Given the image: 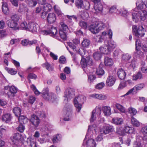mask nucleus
I'll return each instance as SVG.
<instances>
[{"instance_id":"nucleus-1","label":"nucleus","mask_w":147,"mask_h":147,"mask_svg":"<svg viewBox=\"0 0 147 147\" xmlns=\"http://www.w3.org/2000/svg\"><path fill=\"white\" fill-rule=\"evenodd\" d=\"M116 46L115 42L113 41L110 40L108 42L107 45L104 46H101L99 48L100 53L97 51L93 53V56L96 60L100 59L102 56L101 54H110Z\"/></svg>"},{"instance_id":"nucleus-2","label":"nucleus","mask_w":147,"mask_h":147,"mask_svg":"<svg viewBox=\"0 0 147 147\" xmlns=\"http://www.w3.org/2000/svg\"><path fill=\"white\" fill-rule=\"evenodd\" d=\"M135 9L133 10V11H134ZM132 14V18L135 22L138 21L139 20H145L147 16V12L146 10H141L138 11H135L133 12Z\"/></svg>"},{"instance_id":"nucleus-3","label":"nucleus","mask_w":147,"mask_h":147,"mask_svg":"<svg viewBox=\"0 0 147 147\" xmlns=\"http://www.w3.org/2000/svg\"><path fill=\"white\" fill-rule=\"evenodd\" d=\"M104 28V24L101 22H96L92 24L89 27L90 30L93 34L98 33Z\"/></svg>"},{"instance_id":"nucleus-4","label":"nucleus","mask_w":147,"mask_h":147,"mask_svg":"<svg viewBox=\"0 0 147 147\" xmlns=\"http://www.w3.org/2000/svg\"><path fill=\"white\" fill-rule=\"evenodd\" d=\"M86 99V98L82 95L79 96L74 99V103L78 112H79L80 111L82 108V105L84 103Z\"/></svg>"},{"instance_id":"nucleus-5","label":"nucleus","mask_w":147,"mask_h":147,"mask_svg":"<svg viewBox=\"0 0 147 147\" xmlns=\"http://www.w3.org/2000/svg\"><path fill=\"white\" fill-rule=\"evenodd\" d=\"M132 29L133 34L138 37H142L145 34V30L142 26H139L138 29L136 26L134 25Z\"/></svg>"},{"instance_id":"nucleus-6","label":"nucleus","mask_w":147,"mask_h":147,"mask_svg":"<svg viewBox=\"0 0 147 147\" xmlns=\"http://www.w3.org/2000/svg\"><path fill=\"white\" fill-rule=\"evenodd\" d=\"M114 128L112 126L109 125H107L103 126L100 129V131L102 133L106 134L112 132Z\"/></svg>"},{"instance_id":"nucleus-7","label":"nucleus","mask_w":147,"mask_h":147,"mask_svg":"<svg viewBox=\"0 0 147 147\" xmlns=\"http://www.w3.org/2000/svg\"><path fill=\"white\" fill-rule=\"evenodd\" d=\"M72 106L71 105H67L64 107L63 111L67 117H64L63 120L66 121H68L69 120V117L71 114Z\"/></svg>"},{"instance_id":"nucleus-8","label":"nucleus","mask_w":147,"mask_h":147,"mask_svg":"<svg viewBox=\"0 0 147 147\" xmlns=\"http://www.w3.org/2000/svg\"><path fill=\"white\" fill-rule=\"evenodd\" d=\"M144 86L143 84H140L136 85L134 87L130 90L124 96L128 95L133 92L136 93L137 91L142 88Z\"/></svg>"},{"instance_id":"nucleus-9","label":"nucleus","mask_w":147,"mask_h":147,"mask_svg":"<svg viewBox=\"0 0 147 147\" xmlns=\"http://www.w3.org/2000/svg\"><path fill=\"white\" fill-rule=\"evenodd\" d=\"M88 134V133L86 134V137ZM85 139L84 140L83 145H86V147H95L96 146V144L94 141V140L92 138H91L88 139L87 141Z\"/></svg>"},{"instance_id":"nucleus-10","label":"nucleus","mask_w":147,"mask_h":147,"mask_svg":"<svg viewBox=\"0 0 147 147\" xmlns=\"http://www.w3.org/2000/svg\"><path fill=\"white\" fill-rule=\"evenodd\" d=\"M30 121L35 127H37L40 123V120L38 117L35 115H32Z\"/></svg>"},{"instance_id":"nucleus-11","label":"nucleus","mask_w":147,"mask_h":147,"mask_svg":"<svg viewBox=\"0 0 147 147\" xmlns=\"http://www.w3.org/2000/svg\"><path fill=\"white\" fill-rule=\"evenodd\" d=\"M75 95L74 90L71 88H69L66 89L64 92V97L67 98V100L68 99H70L72 98Z\"/></svg>"},{"instance_id":"nucleus-12","label":"nucleus","mask_w":147,"mask_h":147,"mask_svg":"<svg viewBox=\"0 0 147 147\" xmlns=\"http://www.w3.org/2000/svg\"><path fill=\"white\" fill-rule=\"evenodd\" d=\"M6 24L9 27L13 30H16L19 29L18 24L16 22H14L9 19L6 21Z\"/></svg>"},{"instance_id":"nucleus-13","label":"nucleus","mask_w":147,"mask_h":147,"mask_svg":"<svg viewBox=\"0 0 147 147\" xmlns=\"http://www.w3.org/2000/svg\"><path fill=\"white\" fill-rule=\"evenodd\" d=\"M90 96L95 99L100 100H105L107 98V96L100 94H93L90 95Z\"/></svg>"},{"instance_id":"nucleus-14","label":"nucleus","mask_w":147,"mask_h":147,"mask_svg":"<svg viewBox=\"0 0 147 147\" xmlns=\"http://www.w3.org/2000/svg\"><path fill=\"white\" fill-rule=\"evenodd\" d=\"M115 80L114 77L109 74L106 80V85L109 86H112L114 84Z\"/></svg>"},{"instance_id":"nucleus-15","label":"nucleus","mask_w":147,"mask_h":147,"mask_svg":"<svg viewBox=\"0 0 147 147\" xmlns=\"http://www.w3.org/2000/svg\"><path fill=\"white\" fill-rule=\"evenodd\" d=\"M28 30L34 33L37 32V28L36 24L34 22H30L28 24Z\"/></svg>"},{"instance_id":"nucleus-16","label":"nucleus","mask_w":147,"mask_h":147,"mask_svg":"<svg viewBox=\"0 0 147 147\" xmlns=\"http://www.w3.org/2000/svg\"><path fill=\"white\" fill-rule=\"evenodd\" d=\"M47 19L49 23L50 24L53 23L56 20L55 14L53 13H49L47 16Z\"/></svg>"},{"instance_id":"nucleus-17","label":"nucleus","mask_w":147,"mask_h":147,"mask_svg":"<svg viewBox=\"0 0 147 147\" xmlns=\"http://www.w3.org/2000/svg\"><path fill=\"white\" fill-rule=\"evenodd\" d=\"M26 142L28 144L27 147H37L36 142L31 138H28Z\"/></svg>"},{"instance_id":"nucleus-18","label":"nucleus","mask_w":147,"mask_h":147,"mask_svg":"<svg viewBox=\"0 0 147 147\" xmlns=\"http://www.w3.org/2000/svg\"><path fill=\"white\" fill-rule=\"evenodd\" d=\"M111 122L117 125H120L123 123V120L122 118L117 117L113 118Z\"/></svg>"},{"instance_id":"nucleus-19","label":"nucleus","mask_w":147,"mask_h":147,"mask_svg":"<svg viewBox=\"0 0 147 147\" xmlns=\"http://www.w3.org/2000/svg\"><path fill=\"white\" fill-rule=\"evenodd\" d=\"M21 135L18 133L15 134L11 138V140L14 144L18 142L19 140L21 138Z\"/></svg>"},{"instance_id":"nucleus-20","label":"nucleus","mask_w":147,"mask_h":147,"mask_svg":"<svg viewBox=\"0 0 147 147\" xmlns=\"http://www.w3.org/2000/svg\"><path fill=\"white\" fill-rule=\"evenodd\" d=\"M117 74L118 77L121 80H124L126 77V74L124 71L121 68L118 69Z\"/></svg>"},{"instance_id":"nucleus-21","label":"nucleus","mask_w":147,"mask_h":147,"mask_svg":"<svg viewBox=\"0 0 147 147\" xmlns=\"http://www.w3.org/2000/svg\"><path fill=\"white\" fill-rule=\"evenodd\" d=\"M12 117L11 114L10 113H6L2 116V119L3 121L6 123H8L11 120Z\"/></svg>"},{"instance_id":"nucleus-22","label":"nucleus","mask_w":147,"mask_h":147,"mask_svg":"<svg viewBox=\"0 0 147 147\" xmlns=\"http://www.w3.org/2000/svg\"><path fill=\"white\" fill-rule=\"evenodd\" d=\"M102 110L105 116H109L111 114V109L109 106L103 107Z\"/></svg>"},{"instance_id":"nucleus-23","label":"nucleus","mask_w":147,"mask_h":147,"mask_svg":"<svg viewBox=\"0 0 147 147\" xmlns=\"http://www.w3.org/2000/svg\"><path fill=\"white\" fill-rule=\"evenodd\" d=\"M94 8L95 11L94 13H97L102 11L103 7L100 3H98L94 5Z\"/></svg>"},{"instance_id":"nucleus-24","label":"nucleus","mask_w":147,"mask_h":147,"mask_svg":"<svg viewBox=\"0 0 147 147\" xmlns=\"http://www.w3.org/2000/svg\"><path fill=\"white\" fill-rule=\"evenodd\" d=\"M50 93H49V91L48 90H43L42 96L44 99L47 100H49L50 98Z\"/></svg>"},{"instance_id":"nucleus-25","label":"nucleus","mask_w":147,"mask_h":147,"mask_svg":"<svg viewBox=\"0 0 147 147\" xmlns=\"http://www.w3.org/2000/svg\"><path fill=\"white\" fill-rule=\"evenodd\" d=\"M104 63L106 66H111L113 64V62L111 59L106 57L104 59Z\"/></svg>"},{"instance_id":"nucleus-26","label":"nucleus","mask_w":147,"mask_h":147,"mask_svg":"<svg viewBox=\"0 0 147 147\" xmlns=\"http://www.w3.org/2000/svg\"><path fill=\"white\" fill-rule=\"evenodd\" d=\"M19 121L20 124H23L26 123L28 121V119L23 115L20 116L19 118Z\"/></svg>"},{"instance_id":"nucleus-27","label":"nucleus","mask_w":147,"mask_h":147,"mask_svg":"<svg viewBox=\"0 0 147 147\" xmlns=\"http://www.w3.org/2000/svg\"><path fill=\"white\" fill-rule=\"evenodd\" d=\"M132 77L133 80H136L138 79H140L143 78L142 74L140 71H138L136 74L133 75Z\"/></svg>"},{"instance_id":"nucleus-28","label":"nucleus","mask_w":147,"mask_h":147,"mask_svg":"<svg viewBox=\"0 0 147 147\" xmlns=\"http://www.w3.org/2000/svg\"><path fill=\"white\" fill-rule=\"evenodd\" d=\"M124 130L125 134L130 133V134H135V130L134 128L128 126H125L124 127Z\"/></svg>"},{"instance_id":"nucleus-29","label":"nucleus","mask_w":147,"mask_h":147,"mask_svg":"<svg viewBox=\"0 0 147 147\" xmlns=\"http://www.w3.org/2000/svg\"><path fill=\"white\" fill-rule=\"evenodd\" d=\"M138 9H142L145 6V3H144L142 0H138L136 3Z\"/></svg>"},{"instance_id":"nucleus-30","label":"nucleus","mask_w":147,"mask_h":147,"mask_svg":"<svg viewBox=\"0 0 147 147\" xmlns=\"http://www.w3.org/2000/svg\"><path fill=\"white\" fill-rule=\"evenodd\" d=\"M13 112L16 116L18 117L21 114V110L19 107H15L13 109Z\"/></svg>"},{"instance_id":"nucleus-31","label":"nucleus","mask_w":147,"mask_h":147,"mask_svg":"<svg viewBox=\"0 0 147 147\" xmlns=\"http://www.w3.org/2000/svg\"><path fill=\"white\" fill-rule=\"evenodd\" d=\"M90 44L89 40L86 38H84L82 42V45L84 47H87Z\"/></svg>"},{"instance_id":"nucleus-32","label":"nucleus","mask_w":147,"mask_h":147,"mask_svg":"<svg viewBox=\"0 0 147 147\" xmlns=\"http://www.w3.org/2000/svg\"><path fill=\"white\" fill-rule=\"evenodd\" d=\"M131 124L134 126L138 127L140 125V122L136 118L132 116L131 118Z\"/></svg>"},{"instance_id":"nucleus-33","label":"nucleus","mask_w":147,"mask_h":147,"mask_svg":"<svg viewBox=\"0 0 147 147\" xmlns=\"http://www.w3.org/2000/svg\"><path fill=\"white\" fill-rule=\"evenodd\" d=\"M115 107L121 113H124L125 112V108L120 104L116 103L115 104Z\"/></svg>"},{"instance_id":"nucleus-34","label":"nucleus","mask_w":147,"mask_h":147,"mask_svg":"<svg viewBox=\"0 0 147 147\" xmlns=\"http://www.w3.org/2000/svg\"><path fill=\"white\" fill-rule=\"evenodd\" d=\"M102 65H100L96 70V73L98 76H102L105 73V71L101 67Z\"/></svg>"},{"instance_id":"nucleus-35","label":"nucleus","mask_w":147,"mask_h":147,"mask_svg":"<svg viewBox=\"0 0 147 147\" xmlns=\"http://www.w3.org/2000/svg\"><path fill=\"white\" fill-rule=\"evenodd\" d=\"M131 57V56L128 54H124L122 56V60L125 62H128Z\"/></svg>"},{"instance_id":"nucleus-36","label":"nucleus","mask_w":147,"mask_h":147,"mask_svg":"<svg viewBox=\"0 0 147 147\" xmlns=\"http://www.w3.org/2000/svg\"><path fill=\"white\" fill-rule=\"evenodd\" d=\"M59 32L61 38L64 40H66L67 39V32L59 30Z\"/></svg>"},{"instance_id":"nucleus-37","label":"nucleus","mask_w":147,"mask_h":147,"mask_svg":"<svg viewBox=\"0 0 147 147\" xmlns=\"http://www.w3.org/2000/svg\"><path fill=\"white\" fill-rule=\"evenodd\" d=\"M50 34L52 36H55L57 33V30L56 27L52 26L49 30Z\"/></svg>"},{"instance_id":"nucleus-38","label":"nucleus","mask_w":147,"mask_h":147,"mask_svg":"<svg viewBox=\"0 0 147 147\" xmlns=\"http://www.w3.org/2000/svg\"><path fill=\"white\" fill-rule=\"evenodd\" d=\"M44 11L48 12L50 11L52 9L51 5L49 4H46L44 5L43 6Z\"/></svg>"},{"instance_id":"nucleus-39","label":"nucleus","mask_w":147,"mask_h":147,"mask_svg":"<svg viewBox=\"0 0 147 147\" xmlns=\"http://www.w3.org/2000/svg\"><path fill=\"white\" fill-rule=\"evenodd\" d=\"M79 15L81 18L84 20H85L88 17V13L85 11H81L80 12Z\"/></svg>"},{"instance_id":"nucleus-40","label":"nucleus","mask_w":147,"mask_h":147,"mask_svg":"<svg viewBox=\"0 0 147 147\" xmlns=\"http://www.w3.org/2000/svg\"><path fill=\"white\" fill-rule=\"evenodd\" d=\"M2 10L5 14H7L8 12V9L6 3L3 2L2 5Z\"/></svg>"},{"instance_id":"nucleus-41","label":"nucleus","mask_w":147,"mask_h":147,"mask_svg":"<svg viewBox=\"0 0 147 147\" xmlns=\"http://www.w3.org/2000/svg\"><path fill=\"white\" fill-rule=\"evenodd\" d=\"M79 54L82 56V58L86 57L87 56L86 55L85 49H84L81 48L79 49L78 50Z\"/></svg>"},{"instance_id":"nucleus-42","label":"nucleus","mask_w":147,"mask_h":147,"mask_svg":"<svg viewBox=\"0 0 147 147\" xmlns=\"http://www.w3.org/2000/svg\"><path fill=\"white\" fill-rule=\"evenodd\" d=\"M116 133L120 136H124L125 135V132L123 129H121L119 127L117 128Z\"/></svg>"},{"instance_id":"nucleus-43","label":"nucleus","mask_w":147,"mask_h":147,"mask_svg":"<svg viewBox=\"0 0 147 147\" xmlns=\"http://www.w3.org/2000/svg\"><path fill=\"white\" fill-rule=\"evenodd\" d=\"M81 65L83 68H85L87 66L86 58H82L80 62Z\"/></svg>"},{"instance_id":"nucleus-44","label":"nucleus","mask_w":147,"mask_h":147,"mask_svg":"<svg viewBox=\"0 0 147 147\" xmlns=\"http://www.w3.org/2000/svg\"><path fill=\"white\" fill-rule=\"evenodd\" d=\"M61 27L59 30H62L63 31L67 32L68 30V28L67 25L61 22L60 23Z\"/></svg>"},{"instance_id":"nucleus-45","label":"nucleus","mask_w":147,"mask_h":147,"mask_svg":"<svg viewBox=\"0 0 147 147\" xmlns=\"http://www.w3.org/2000/svg\"><path fill=\"white\" fill-rule=\"evenodd\" d=\"M97 116L100 115L101 113V109L100 108L98 107L96 108L92 112Z\"/></svg>"},{"instance_id":"nucleus-46","label":"nucleus","mask_w":147,"mask_h":147,"mask_svg":"<svg viewBox=\"0 0 147 147\" xmlns=\"http://www.w3.org/2000/svg\"><path fill=\"white\" fill-rule=\"evenodd\" d=\"M5 69L8 73L12 75L16 74L17 73V71L15 70L14 69H13L9 68L6 67H5Z\"/></svg>"},{"instance_id":"nucleus-47","label":"nucleus","mask_w":147,"mask_h":147,"mask_svg":"<svg viewBox=\"0 0 147 147\" xmlns=\"http://www.w3.org/2000/svg\"><path fill=\"white\" fill-rule=\"evenodd\" d=\"M75 5L78 8H82L83 7V2L82 0H77L76 1Z\"/></svg>"},{"instance_id":"nucleus-48","label":"nucleus","mask_w":147,"mask_h":147,"mask_svg":"<svg viewBox=\"0 0 147 147\" xmlns=\"http://www.w3.org/2000/svg\"><path fill=\"white\" fill-rule=\"evenodd\" d=\"M19 16L16 14H15L12 15L11 17V19L10 20L14 22H16V23H17V22L19 21Z\"/></svg>"},{"instance_id":"nucleus-49","label":"nucleus","mask_w":147,"mask_h":147,"mask_svg":"<svg viewBox=\"0 0 147 147\" xmlns=\"http://www.w3.org/2000/svg\"><path fill=\"white\" fill-rule=\"evenodd\" d=\"M20 28L23 30H28V26L27 23L25 22H22L20 25Z\"/></svg>"},{"instance_id":"nucleus-50","label":"nucleus","mask_w":147,"mask_h":147,"mask_svg":"<svg viewBox=\"0 0 147 147\" xmlns=\"http://www.w3.org/2000/svg\"><path fill=\"white\" fill-rule=\"evenodd\" d=\"M46 69H47L49 71H51L53 70V68L52 66H51L48 63H46L43 64Z\"/></svg>"},{"instance_id":"nucleus-51","label":"nucleus","mask_w":147,"mask_h":147,"mask_svg":"<svg viewBox=\"0 0 147 147\" xmlns=\"http://www.w3.org/2000/svg\"><path fill=\"white\" fill-rule=\"evenodd\" d=\"M61 139V135L60 134H58L54 137L52 140L53 141L54 143L58 142Z\"/></svg>"},{"instance_id":"nucleus-52","label":"nucleus","mask_w":147,"mask_h":147,"mask_svg":"<svg viewBox=\"0 0 147 147\" xmlns=\"http://www.w3.org/2000/svg\"><path fill=\"white\" fill-rule=\"evenodd\" d=\"M117 11H118V12H117V13H119V14L121 13L124 15H127L128 13L127 11L123 8L119 9H117Z\"/></svg>"},{"instance_id":"nucleus-53","label":"nucleus","mask_w":147,"mask_h":147,"mask_svg":"<svg viewBox=\"0 0 147 147\" xmlns=\"http://www.w3.org/2000/svg\"><path fill=\"white\" fill-rule=\"evenodd\" d=\"M128 110L129 113L132 115H135L137 113V111L136 109L131 107L129 108Z\"/></svg>"},{"instance_id":"nucleus-54","label":"nucleus","mask_w":147,"mask_h":147,"mask_svg":"<svg viewBox=\"0 0 147 147\" xmlns=\"http://www.w3.org/2000/svg\"><path fill=\"white\" fill-rule=\"evenodd\" d=\"M79 24L80 27L84 29H86L87 26V23L82 21H80L79 23Z\"/></svg>"},{"instance_id":"nucleus-55","label":"nucleus","mask_w":147,"mask_h":147,"mask_svg":"<svg viewBox=\"0 0 147 147\" xmlns=\"http://www.w3.org/2000/svg\"><path fill=\"white\" fill-rule=\"evenodd\" d=\"M105 86L104 82L99 83L96 85L95 88L97 89H100L103 88Z\"/></svg>"},{"instance_id":"nucleus-56","label":"nucleus","mask_w":147,"mask_h":147,"mask_svg":"<svg viewBox=\"0 0 147 147\" xmlns=\"http://www.w3.org/2000/svg\"><path fill=\"white\" fill-rule=\"evenodd\" d=\"M50 96V100L52 102H54L57 99L56 95L54 93H51Z\"/></svg>"},{"instance_id":"nucleus-57","label":"nucleus","mask_w":147,"mask_h":147,"mask_svg":"<svg viewBox=\"0 0 147 147\" xmlns=\"http://www.w3.org/2000/svg\"><path fill=\"white\" fill-rule=\"evenodd\" d=\"M140 41L138 40H136V49L137 50L138 52H140V48H139L141 46V44L140 43Z\"/></svg>"},{"instance_id":"nucleus-58","label":"nucleus","mask_w":147,"mask_h":147,"mask_svg":"<svg viewBox=\"0 0 147 147\" xmlns=\"http://www.w3.org/2000/svg\"><path fill=\"white\" fill-rule=\"evenodd\" d=\"M37 4V2L36 1L30 0L28 2V5L31 7H34Z\"/></svg>"},{"instance_id":"nucleus-59","label":"nucleus","mask_w":147,"mask_h":147,"mask_svg":"<svg viewBox=\"0 0 147 147\" xmlns=\"http://www.w3.org/2000/svg\"><path fill=\"white\" fill-rule=\"evenodd\" d=\"M103 37L100 35H97L95 38V40L96 42H101L102 41Z\"/></svg>"},{"instance_id":"nucleus-60","label":"nucleus","mask_w":147,"mask_h":147,"mask_svg":"<svg viewBox=\"0 0 147 147\" xmlns=\"http://www.w3.org/2000/svg\"><path fill=\"white\" fill-rule=\"evenodd\" d=\"M68 45L69 47L75 52H77L76 46L74 45L72 43L70 42H68Z\"/></svg>"},{"instance_id":"nucleus-61","label":"nucleus","mask_w":147,"mask_h":147,"mask_svg":"<svg viewBox=\"0 0 147 147\" xmlns=\"http://www.w3.org/2000/svg\"><path fill=\"white\" fill-rule=\"evenodd\" d=\"M25 129V127L23 124H20L17 128L18 130L20 132H23Z\"/></svg>"},{"instance_id":"nucleus-62","label":"nucleus","mask_w":147,"mask_h":147,"mask_svg":"<svg viewBox=\"0 0 147 147\" xmlns=\"http://www.w3.org/2000/svg\"><path fill=\"white\" fill-rule=\"evenodd\" d=\"M88 80L90 83L92 82L96 78V77L94 75H90L88 76Z\"/></svg>"},{"instance_id":"nucleus-63","label":"nucleus","mask_w":147,"mask_h":147,"mask_svg":"<svg viewBox=\"0 0 147 147\" xmlns=\"http://www.w3.org/2000/svg\"><path fill=\"white\" fill-rule=\"evenodd\" d=\"M28 79H32L35 80L37 78V76L35 74L32 73L28 74Z\"/></svg>"},{"instance_id":"nucleus-64","label":"nucleus","mask_w":147,"mask_h":147,"mask_svg":"<svg viewBox=\"0 0 147 147\" xmlns=\"http://www.w3.org/2000/svg\"><path fill=\"white\" fill-rule=\"evenodd\" d=\"M133 147H142L141 143L139 141H136L134 142L133 145Z\"/></svg>"}]
</instances>
